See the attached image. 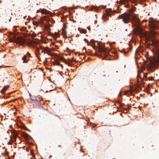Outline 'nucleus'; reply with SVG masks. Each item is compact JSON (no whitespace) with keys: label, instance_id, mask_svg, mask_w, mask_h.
<instances>
[{"label":"nucleus","instance_id":"obj_13","mask_svg":"<svg viewBox=\"0 0 159 159\" xmlns=\"http://www.w3.org/2000/svg\"><path fill=\"white\" fill-rule=\"evenodd\" d=\"M13 134L14 135V137L15 139H16L17 137H19L18 136V134H19V133L18 132L16 131H14L13 132Z\"/></svg>","mask_w":159,"mask_h":159},{"label":"nucleus","instance_id":"obj_17","mask_svg":"<svg viewBox=\"0 0 159 159\" xmlns=\"http://www.w3.org/2000/svg\"><path fill=\"white\" fill-rule=\"evenodd\" d=\"M107 11V16H109L111 15V13L110 12H111V9H107L106 10Z\"/></svg>","mask_w":159,"mask_h":159},{"label":"nucleus","instance_id":"obj_16","mask_svg":"<svg viewBox=\"0 0 159 159\" xmlns=\"http://www.w3.org/2000/svg\"><path fill=\"white\" fill-rule=\"evenodd\" d=\"M53 64L54 65H57L58 66H61L62 67H63V66L58 61H55L53 62Z\"/></svg>","mask_w":159,"mask_h":159},{"label":"nucleus","instance_id":"obj_35","mask_svg":"<svg viewBox=\"0 0 159 159\" xmlns=\"http://www.w3.org/2000/svg\"><path fill=\"white\" fill-rule=\"evenodd\" d=\"M7 144L8 145H11V142H10V141H9L7 143Z\"/></svg>","mask_w":159,"mask_h":159},{"label":"nucleus","instance_id":"obj_29","mask_svg":"<svg viewBox=\"0 0 159 159\" xmlns=\"http://www.w3.org/2000/svg\"><path fill=\"white\" fill-rule=\"evenodd\" d=\"M118 102L120 104V106L122 107V105H125V104L124 103H121L120 102L118 101Z\"/></svg>","mask_w":159,"mask_h":159},{"label":"nucleus","instance_id":"obj_42","mask_svg":"<svg viewBox=\"0 0 159 159\" xmlns=\"http://www.w3.org/2000/svg\"><path fill=\"white\" fill-rule=\"evenodd\" d=\"M28 55H30V53H29L28 52H27V55H28Z\"/></svg>","mask_w":159,"mask_h":159},{"label":"nucleus","instance_id":"obj_22","mask_svg":"<svg viewBox=\"0 0 159 159\" xmlns=\"http://www.w3.org/2000/svg\"><path fill=\"white\" fill-rule=\"evenodd\" d=\"M80 32L81 33L85 34L86 33V31L84 29H81L80 31Z\"/></svg>","mask_w":159,"mask_h":159},{"label":"nucleus","instance_id":"obj_19","mask_svg":"<svg viewBox=\"0 0 159 159\" xmlns=\"http://www.w3.org/2000/svg\"><path fill=\"white\" fill-rule=\"evenodd\" d=\"M139 78H140L141 79V81H143V79H142L141 77H140L139 76V75H137V83H138V85H140V84H139V81L138 80V79Z\"/></svg>","mask_w":159,"mask_h":159},{"label":"nucleus","instance_id":"obj_18","mask_svg":"<svg viewBox=\"0 0 159 159\" xmlns=\"http://www.w3.org/2000/svg\"><path fill=\"white\" fill-rule=\"evenodd\" d=\"M22 60L24 61L23 62L27 63L28 61L26 59V55H24L22 58Z\"/></svg>","mask_w":159,"mask_h":159},{"label":"nucleus","instance_id":"obj_49","mask_svg":"<svg viewBox=\"0 0 159 159\" xmlns=\"http://www.w3.org/2000/svg\"><path fill=\"white\" fill-rule=\"evenodd\" d=\"M115 43V42H112V43Z\"/></svg>","mask_w":159,"mask_h":159},{"label":"nucleus","instance_id":"obj_34","mask_svg":"<svg viewBox=\"0 0 159 159\" xmlns=\"http://www.w3.org/2000/svg\"><path fill=\"white\" fill-rule=\"evenodd\" d=\"M134 39H131L130 40H135V39H137V37L136 36H134Z\"/></svg>","mask_w":159,"mask_h":159},{"label":"nucleus","instance_id":"obj_54","mask_svg":"<svg viewBox=\"0 0 159 159\" xmlns=\"http://www.w3.org/2000/svg\"><path fill=\"white\" fill-rule=\"evenodd\" d=\"M84 40H87V39H84Z\"/></svg>","mask_w":159,"mask_h":159},{"label":"nucleus","instance_id":"obj_3","mask_svg":"<svg viewBox=\"0 0 159 159\" xmlns=\"http://www.w3.org/2000/svg\"><path fill=\"white\" fill-rule=\"evenodd\" d=\"M136 24V27L134 30V33L135 35H139V36L140 37L141 39H142L143 36L145 37V40H148L149 38H147V34L143 33V32L142 29L140 26V23L139 22L135 23Z\"/></svg>","mask_w":159,"mask_h":159},{"label":"nucleus","instance_id":"obj_21","mask_svg":"<svg viewBox=\"0 0 159 159\" xmlns=\"http://www.w3.org/2000/svg\"><path fill=\"white\" fill-rule=\"evenodd\" d=\"M7 89V87L6 86H4L3 89L1 90V93H2L5 90H6Z\"/></svg>","mask_w":159,"mask_h":159},{"label":"nucleus","instance_id":"obj_23","mask_svg":"<svg viewBox=\"0 0 159 159\" xmlns=\"http://www.w3.org/2000/svg\"><path fill=\"white\" fill-rule=\"evenodd\" d=\"M24 136L25 137H27L29 136L31 137V136L29 134L25 133H24Z\"/></svg>","mask_w":159,"mask_h":159},{"label":"nucleus","instance_id":"obj_6","mask_svg":"<svg viewBox=\"0 0 159 159\" xmlns=\"http://www.w3.org/2000/svg\"><path fill=\"white\" fill-rule=\"evenodd\" d=\"M159 24V22L154 20L152 21L149 22L150 28L152 30H157L159 29L158 25Z\"/></svg>","mask_w":159,"mask_h":159},{"label":"nucleus","instance_id":"obj_55","mask_svg":"<svg viewBox=\"0 0 159 159\" xmlns=\"http://www.w3.org/2000/svg\"><path fill=\"white\" fill-rule=\"evenodd\" d=\"M154 38H153V39H152V40H154Z\"/></svg>","mask_w":159,"mask_h":159},{"label":"nucleus","instance_id":"obj_5","mask_svg":"<svg viewBox=\"0 0 159 159\" xmlns=\"http://www.w3.org/2000/svg\"><path fill=\"white\" fill-rule=\"evenodd\" d=\"M30 102L32 103L35 107L41 108L42 107V105L44 103L42 101V98H37L35 99H31L30 100Z\"/></svg>","mask_w":159,"mask_h":159},{"label":"nucleus","instance_id":"obj_52","mask_svg":"<svg viewBox=\"0 0 159 159\" xmlns=\"http://www.w3.org/2000/svg\"><path fill=\"white\" fill-rule=\"evenodd\" d=\"M90 28H89V30H90Z\"/></svg>","mask_w":159,"mask_h":159},{"label":"nucleus","instance_id":"obj_26","mask_svg":"<svg viewBox=\"0 0 159 159\" xmlns=\"http://www.w3.org/2000/svg\"><path fill=\"white\" fill-rule=\"evenodd\" d=\"M41 43H43L44 44H46L48 43V42L47 41V40H41Z\"/></svg>","mask_w":159,"mask_h":159},{"label":"nucleus","instance_id":"obj_48","mask_svg":"<svg viewBox=\"0 0 159 159\" xmlns=\"http://www.w3.org/2000/svg\"><path fill=\"white\" fill-rule=\"evenodd\" d=\"M132 47H130V50L131 49H132Z\"/></svg>","mask_w":159,"mask_h":159},{"label":"nucleus","instance_id":"obj_20","mask_svg":"<svg viewBox=\"0 0 159 159\" xmlns=\"http://www.w3.org/2000/svg\"><path fill=\"white\" fill-rule=\"evenodd\" d=\"M119 51L121 53H124L125 55L126 54H127V53L128 52V51L126 52H125V50H119Z\"/></svg>","mask_w":159,"mask_h":159},{"label":"nucleus","instance_id":"obj_46","mask_svg":"<svg viewBox=\"0 0 159 159\" xmlns=\"http://www.w3.org/2000/svg\"><path fill=\"white\" fill-rule=\"evenodd\" d=\"M34 40H39V39H37V38H36Z\"/></svg>","mask_w":159,"mask_h":159},{"label":"nucleus","instance_id":"obj_14","mask_svg":"<svg viewBox=\"0 0 159 159\" xmlns=\"http://www.w3.org/2000/svg\"><path fill=\"white\" fill-rule=\"evenodd\" d=\"M60 59L62 61H63L65 62L69 66L70 65V62H68L66 60V59H65L64 58L62 57H61L60 58Z\"/></svg>","mask_w":159,"mask_h":159},{"label":"nucleus","instance_id":"obj_15","mask_svg":"<svg viewBox=\"0 0 159 159\" xmlns=\"http://www.w3.org/2000/svg\"><path fill=\"white\" fill-rule=\"evenodd\" d=\"M41 12L44 14H49L50 11H48L46 9H43L42 10Z\"/></svg>","mask_w":159,"mask_h":159},{"label":"nucleus","instance_id":"obj_4","mask_svg":"<svg viewBox=\"0 0 159 159\" xmlns=\"http://www.w3.org/2000/svg\"><path fill=\"white\" fill-rule=\"evenodd\" d=\"M11 42L15 43L16 44L23 45L26 44L29 46L35 47L34 45L39 44V42H36L35 40H10Z\"/></svg>","mask_w":159,"mask_h":159},{"label":"nucleus","instance_id":"obj_53","mask_svg":"<svg viewBox=\"0 0 159 159\" xmlns=\"http://www.w3.org/2000/svg\"><path fill=\"white\" fill-rule=\"evenodd\" d=\"M5 43H6V44H7V43L6 42H5Z\"/></svg>","mask_w":159,"mask_h":159},{"label":"nucleus","instance_id":"obj_31","mask_svg":"<svg viewBox=\"0 0 159 159\" xmlns=\"http://www.w3.org/2000/svg\"><path fill=\"white\" fill-rule=\"evenodd\" d=\"M30 154H31L32 155L33 157H34V156H35V155L34 154V152H33V151H31Z\"/></svg>","mask_w":159,"mask_h":159},{"label":"nucleus","instance_id":"obj_45","mask_svg":"<svg viewBox=\"0 0 159 159\" xmlns=\"http://www.w3.org/2000/svg\"><path fill=\"white\" fill-rule=\"evenodd\" d=\"M85 121H86V124H88V121H87L86 120H85Z\"/></svg>","mask_w":159,"mask_h":159},{"label":"nucleus","instance_id":"obj_25","mask_svg":"<svg viewBox=\"0 0 159 159\" xmlns=\"http://www.w3.org/2000/svg\"><path fill=\"white\" fill-rule=\"evenodd\" d=\"M21 128L24 129L28 131H30L25 126L23 125L21 126Z\"/></svg>","mask_w":159,"mask_h":159},{"label":"nucleus","instance_id":"obj_10","mask_svg":"<svg viewBox=\"0 0 159 159\" xmlns=\"http://www.w3.org/2000/svg\"><path fill=\"white\" fill-rule=\"evenodd\" d=\"M49 34L50 36H53L55 39L58 37H59L60 35V34L56 32H55L54 33H52L51 32H49Z\"/></svg>","mask_w":159,"mask_h":159},{"label":"nucleus","instance_id":"obj_1","mask_svg":"<svg viewBox=\"0 0 159 159\" xmlns=\"http://www.w3.org/2000/svg\"><path fill=\"white\" fill-rule=\"evenodd\" d=\"M87 44L89 45H90L91 46H93V48H98V52L100 53H104L105 55H109V52L111 51V50L108 49L107 48L105 47L106 44L105 43H103L101 41H98L95 40H87ZM109 44V46L111 48L112 44L107 42L106 45Z\"/></svg>","mask_w":159,"mask_h":159},{"label":"nucleus","instance_id":"obj_41","mask_svg":"<svg viewBox=\"0 0 159 159\" xmlns=\"http://www.w3.org/2000/svg\"><path fill=\"white\" fill-rule=\"evenodd\" d=\"M96 55L97 56H99L100 55H99L98 53H96Z\"/></svg>","mask_w":159,"mask_h":159},{"label":"nucleus","instance_id":"obj_28","mask_svg":"<svg viewBox=\"0 0 159 159\" xmlns=\"http://www.w3.org/2000/svg\"><path fill=\"white\" fill-rule=\"evenodd\" d=\"M50 25L48 24V25H45V27L48 29H49L50 27Z\"/></svg>","mask_w":159,"mask_h":159},{"label":"nucleus","instance_id":"obj_9","mask_svg":"<svg viewBox=\"0 0 159 159\" xmlns=\"http://www.w3.org/2000/svg\"><path fill=\"white\" fill-rule=\"evenodd\" d=\"M40 49L41 50L42 52L44 53H46L48 55H52L50 53V51L48 49V48H45L42 47L40 45H39Z\"/></svg>","mask_w":159,"mask_h":159},{"label":"nucleus","instance_id":"obj_56","mask_svg":"<svg viewBox=\"0 0 159 159\" xmlns=\"http://www.w3.org/2000/svg\"><path fill=\"white\" fill-rule=\"evenodd\" d=\"M105 18H106V20L107 19L106 18H107V17L106 16L105 17Z\"/></svg>","mask_w":159,"mask_h":159},{"label":"nucleus","instance_id":"obj_37","mask_svg":"<svg viewBox=\"0 0 159 159\" xmlns=\"http://www.w3.org/2000/svg\"><path fill=\"white\" fill-rule=\"evenodd\" d=\"M142 72V71L139 70L138 71V74H140V73H141Z\"/></svg>","mask_w":159,"mask_h":159},{"label":"nucleus","instance_id":"obj_51","mask_svg":"<svg viewBox=\"0 0 159 159\" xmlns=\"http://www.w3.org/2000/svg\"><path fill=\"white\" fill-rule=\"evenodd\" d=\"M8 40H12V39H8Z\"/></svg>","mask_w":159,"mask_h":159},{"label":"nucleus","instance_id":"obj_30","mask_svg":"<svg viewBox=\"0 0 159 159\" xmlns=\"http://www.w3.org/2000/svg\"><path fill=\"white\" fill-rule=\"evenodd\" d=\"M148 79L149 80H153V78L152 77H150Z\"/></svg>","mask_w":159,"mask_h":159},{"label":"nucleus","instance_id":"obj_2","mask_svg":"<svg viewBox=\"0 0 159 159\" xmlns=\"http://www.w3.org/2000/svg\"><path fill=\"white\" fill-rule=\"evenodd\" d=\"M135 10V8H133L132 10H130V14L125 13L119 15L117 17L118 19H122L123 21L125 24L128 23L130 21H132L135 23L138 22L139 19L137 18L135 15L134 16L132 14Z\"/></svg>","mask_w":159,"mask_h":159},{"label":"nucleus","instance_id":"obj_32","mask_svg":"<svg viewBox=\"0 0 159 159\" xmlns=\"http://www.w3.org/2000/svg\"><path fill=\"white\" fill-rule=\"evenodd\" d=\"M148 75V74L145 73L143 75V77L145 78H147Z\"/></svg>","mask_w":159,"mask_h":159},{"label":"nucleus","instance_id":"obj_59","mask_svg":"<svg viewBox=\"0 0 159 159\" xmlns=\"http://www.w3.org/2000/svg\"><path fill=\"white\" fill-rule=\"evenodd\" d=\"M40 40H42V39H41Z\"/></svg>","mask_w":159,"mask_h":159},{"label":"nucleus","instance_id":"obj_8","mask_svg":"<svg viewBox=\"0 0 159 159\" xmlns=\"http://www.w3.org/2000/svg\"><path fill=\"white\" fill-rule=\"evenodd\" d=\"M63 27L62 28V31L61 32V34L62 35H63V37L65 38H70L71 37H72L73 36L72 35H70V36L68 37H67L66 35V32L65 31L66 29L67 28V26L66 24L64 23L63 24Z\"/></svg>","mask_w":159,"mask_h":159},{"label":"nucleus","instance_id":"obj_58","mask_svg":"<svg viewBox=\"0 0 159 159\" xmlns=\"http://www.w3.org/2000/svg\"><path fill=\"white\" fill-rule=\"evenodd\" d=\"M1 31L0 30V32H1Z\"/></svg>","mask_w":159,"mask_h":159},{"label":"nucleus","instance_id":"obj_38","mask_svg":"<svg viewBox=\"0 0 159 159\" xmlns=\"http://www.w3.org/2000/svg\"><path fill=\"white\" fill-rule=\"evenodd\" d=\"M106 6H102V7H103V9H105V8H106Z\"/></svg>","mask_w":159,"mask_h":159},{"label":"nucleus","instance_id":"obj_43","mask_svg":"<svg viewBox=\"0 0 159 159\" xmlns=\"http://www.w3.org/2000/svg\"><path fill=\"white\" fill-rule=\"evenodd\" d=\"M128 91H126L125 92V93L127 94L128 93Z\"/></svg>","mask_w":159,"mask_h":159},{"label":"nucleus","instance_id":"obj_27","mask_svg":"<svg viewBox=\"0 0 159 159\" xmlns=\"http://www.w3.org/2000/svg\"><path fill=\"white\" fill-rule=\"evenodd\" d=\"M40 23H43V22L42 21H40V22H34V25H37L39 24Z\"/></svg>","mask_w":159,"mask_h":159},{"label":"nucleus","instance_id":"obj_12","mask_svg":"<svg viewBox=\"0 0 159 159\" xmlns=\"http://www.w3.org/2000/svg\"><path fill=\"white\" fill-rule=\"evenodd\" d=\"M129 1H130L131 2H134L135 1V0H133V2L131 0H120V4H123Z\"/></svg>","mask_w":159,"mask_h":159},{"label":"nucleus","instance_id":"obj_11","mask_svg":"<svg viewBox=\"0 0 159 159\" xmlns=\"http://www.w3.org/2000/svg\"><path fill=\"white\" fill-rule=\"evenodd\" d=\"M90 9L91 11L94 10L96 12H98L99 11L98 7H96L95 6H91Z\"/></svg>","mask_w":159,"mask_h":159},{"label":"nucleus","instance_id":"obj_57","mask_svg":"<svg viewBox=\"0 0 159 159\" xmlns=\"http://www.w3.org/2000/svg\"><path fill=\"white\" fill-rule=\"evenodd\" d=\"M46 20L47 21H48V20Z\"/></svg>","mask_w":159,"mask_h":159},{"label":"nucleus","instance_id":"obj_39","mask_svg":"<svg viewBox=\"0 0 159 159\" xmlns=\"http://www.w3.org/2000/svg\"><path fill=\"white\" fill-rule=\"evenodd\" d=\"M131 42H134L135 43V42L134 41L135 40H130Z\"/></svg>","mask_w":159,"mask_h":159},{"label":"nucleus","instance_id":"obj_7","mask_svg":"<svg viewBox=\"0 0 159 159\" xmlns=\"http://www.w3.org/2000/svg\"><path fill=\"white\" fill-rule=\"evenodd\" d=\"M149 44L154 46L157 50V52L159 55V42L158 40H151Z\"/></svg>","mask_w":159,"mask_h":159},{"label":"nucleus","instance_id":"obj_47","mask_svg":"<svg viewBox=\"0 0 159 159\" xmlns=\"http://www.w3.org/2000/svg\"><path fill=\"white\" fill-rule=\"evenodd\" d=\"M57 55V54H56V53H54V56H56Z\"/></svg>","mask_w":159,"mask_h":159},{"label":"nucleus","instance_id":"obj_50","mask_svg":"<svg viewBox=\"0 0 159 159\" xmlns=\"http://www.w3.org/2000/svg\"><path fill=\"white\" fill-rule=\"evenodd\" d=\"M104 16H102V18H103Z\"/></svg>","mask_w":159,"mask_h":159},{"label":"nucleus","instance_id":"obj_60","mask_svg":"<svg viewBox=\"0 0 159 159\" xmlns=\"http://www.w3.org/2000/svg\"><path fill=\"white\" fill-rule=\"evenodd\" d=\"M1 67V66H0V67Z\"/></svg>","mask_w":159,"mask_h":159},{"label":"nucleus","instance_id":"obj_33","mask_svg":"<svg viewBox=\"0 0 159 159\" xmlns=\"http://www.w3.org/2000/svg\"><path fill=\"white\" fill-rule=\"evenodd\" d=\"M73 58H74L73 57H72V59L70 60V62H71V61H75V60H74Z\"/></svg>","mask_w":159,"mask_h":159},{"label":"nucleus","instance_id":"obj_44","mask_svg":"<svg viewBox=\"0 0 159 159\" xmlns=\"http://www.w3.org/2000/svg\"><path fill=\"white\" fill-rule=\"evenodd\" d=\"M37 50L38 51H39V49L37 47Z\"/></svg>","mask_w":159,"mask_h":159},{"label":"nucleus","instance_id":"obj_40","mask_svg":"<svg viewBox=\"0 0 159 159\" xmlns=\"http://www.w3.org/2000/svg\"><path fill=\"white\" fill-rule=\"evenodd\" d=\"M121 92H120L118 96H121Z\"/></svg>","mask_w":159,"mask_h":159},{"label":"nucleus","instance_id":"obj_24","mask_svg":"<svg viewBox=\"0 0 159 159\" xmlns=\"http://www.w3.org/2000/svg\"><path fill=\"white\" fill-rule=\"evenodd\" d=\"M96 73L93 72H91L89 73V75L91 76H93L94 75H95Z\"/></svg>","mask_w":159,"mask_h":159},{"label":"nucleus","instance_id":"obj_36","mask_svg":"<svg viewBox=\"0 0 159 159\" xmlns=\"http://www.w3.org/2000/svg\"><path fill=\"white\" fill-rule=\"evenodd\" d=\"M129 4H126L125 5V7H129Z\"/></svg>","mask_w":159,"mask_h":159}]
</instances>
